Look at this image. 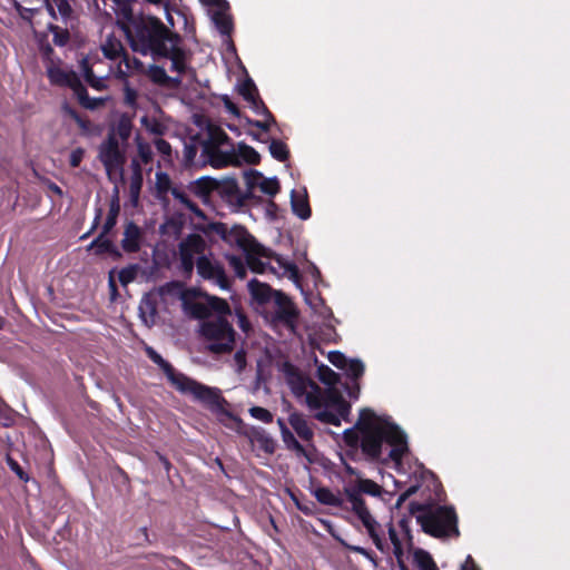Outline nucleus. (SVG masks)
<instances>
[{"label":"nucleus","instance_id":"obj_1","mask_svg":"<svg viewBox=\"0 0 570 570\" xmlns=\"http://www.w3.org/2000/svg\"><path fill=\"white\" fill-rule=\"evenodd\" d=\"M107 14L115 13L117 24L125 33L132 51L153 59L167 58L170 70L183 73L186 52L179 35L153 16L135 14L132 0H101Z\"/></svg>","mask_w":570,"mask_h":570},{"label":"nucleus","instance_id":"obj_2","mask_svg":"<svg viewBox=\"0 0 570 570\" xmlns=\"http://www.w3.org/2000/svg\"><path fill=\"white\" fill-rule=\"evenodd\" d=\"M432 490L420 500H411L406 505V513H402L397 521L400 530L410 537V523L416 519L422 531L436 539L459 537L458 514L452 505H441L445 500V491L438 478L430 476Z\"/></svg>","mask_w":570,"mask_h":570},{"label":"nucleus","instance_id":"obj_3","mask_svg":"<svg viewBox=\"0 0 570 570\" xmlns=\"http://www.w3.org/2000/svg\"><path fill=\"white\" fill-rule=\"evenodd\" d=\"M411 456L407 435L394 423V495H397L394 510L401 515L411 500H420L432 490L430 476L436 478L416 459L410 461Z\"/></svg>","mask_w":570,"mask_h":570},{"label":"nucleus","instance_id":"obj_4","mask_svg":"<svg viewBox=\"0 0 570 570\" xmlns=\"http://www.w3.org/2000/svg\"><path fill=\"white\" fill-rule=\"evenodd\" d=\"M286 381L292 392L304 396L314 417L324 424L341 425L347 420L351 405L338 391H323L314 381L302 374L294 366L285 364Z\"/></svg>","mask_w":570,"mask_h":570},{"label":"nucleus","instance_id":"obj_5","mask_svg":"<svg viewBox=\"0 0 570 570\" xmlns=\"http://www.w3.org/2000/svg\"><path fill=\"white\" fill-rule=\"evenodd\" d=\"M189 312L194 317L205 320L202 324V334L208 342V351L222 354L233 350L235 332L225 318L232 314L225 299L206 296L204 301L191 303Z\"/></svg>","mask_w":570,"mask_h":570},{"label":"nucleus","instance_id":"obj_6","mask_svg":"<svg viewBox=\"0 0 570 570\" xmlns=\"http://www.w3.org/2000/svg\"><path fill=\"white\" fill-rule=\"evenodd\" d=\"M345 443L351 448H361L368 460H380L383 444L392 445V423L389 417L376 415L370 409H363L355 425L343 432Z\"/></svg>","mask_w":570,"mask_h":570},{"label":"nucleus","instance_id":"obj_7","mask_svg":"<svg viewBox=\"0 0 570 570\" xmlns=\"http://www.w3.org/2000/svg\"><path fill=\"white\" fill-rule=\"evenodd\" d=\"M180 269L190 277L196 266L198 275L210 281L222 289L229 287L223 265L216 261L207 246L205 238L199 234H190L178 245Z\"/></svg>","mask_w":570,"mask_h":570},{"label":"nucleus","instance_id":"obj_8","mask_svg":"<svg viewBox=\"0 0 570 570\" xmlns=\"http://www.w3.org/2000/svg\"><path fill=\"white\" fill-rule=\"evenodd\" d=\"M146 353L148 357L163 370L170 384L178 392L181 394H190L196 400L207 404L219 415L220 422L226 425H229L227 420L237 425L242 423L239 419L224 409L225 400L220 397L218 390L206 386L180 372H176L171 364L164 360L153 347H147Z\"/></svg>","mask_w":570,"mask_h":570},{"label":"nucleus","instance_id":"obj_9","mask_svg":"<svg viewBox=\"0 0 570 570\" xmlns=\"http://www.w3.org/2000/svg\"><path fill=\"white\" fill-rule=\"evenodd\" d=\"M202 156L214 168H224L229 165H239L243 161L258 164L259 154L245 142L237 147L230 144L228 135L218 126L208 124L206 137L200 140Z\"/></svg>","mask_w":570,"mask_h":570},{"label":"nucleus","instance_id":"obj_10","mask_svg":"<svg viewBox=\"0 0 570 570\" xmlns=\"http://www.w3.org/2000/svg\"><path fill=\"white\" fill-rule=\"evenodd\" d=\"M258 253H248L246 264L238 256H229V266L234 269L235 274L239 278H245L247 274V267L254 273L265 274L271 272L277 276H287L289 279L296 281L298 277V269L295 264L284 259L279 255H273L267 248L258 243Z\"/></svg>","mask_w":570,"mask_h":570},{"label":"nucleus","instance_id":"obj_11","mask_svg":"<svg viewBox=\"0 0 570 570\" xmlns=\"http://www.w3.org/2000/svg\"><path fill=\"white\" fill-rule=\"evenodd\" d=\"M361 493L380 497L383 493L382 488L372 480L362 479L357 482V490H347V499L352 504L353 511L357 514L364 527L367 529L370 535L374 539L377 548H381L375 528L376 521L372 518L370 511L365 507Z\"/></svg>","mask_w":570,"mask_h":570},{"label":"nucleus","instance_id":"obj_12","mask_svg":"<svg viewBox=\"0 0 570 570\" xmlns=\"http://www.w3.org/2000/svg\"><path fill=\"white\" fill-rule=\"evenodd\" d=\"M47 10L56 23H48L57 46H65L69 40V26H72L73 10L68 0H45Z\"/></svg>","mask_w":570,"mask_h":570},{"label":"nucleus","instance_id":"obj_13","mask_svg":"<svg viewBox=\"0 0 570 570\" xmlns=\"http://www.w3.org/2000/svg\"><path fill=\"white\" fill-rule=\"evenodd\" d=\"M265 318L272 326H282L293 333L296 327L298 311L285 293L277 292L272 302V309L266 311Z\"/></svg>","mask_w":570,"mask_h":570},{"label":"nucleus","instance_id":"obj_14","mask_svg":"<svg viewBox=\"0 0 570 570\" xmlns=\"http://www.w3.org/2000/svg\"><path fill=\"white\" fill-rule=\"evenodd\" d=\"M126 145H122L118 139L112 136H107L98 148V158L102 163L107 175L110 177L112 174L122 176L124 166L126 164Z\"/></svg>","mask_w":570,"mask_h":570},{"label":"nucleus","instance_id":"obj_15","mask_svg":"<svg viewBox=\"0 0 570 570\" xmlns=\"http://www.w3.org/2000/svg\"><path fill=\"white\" fill-rule=\"evenodd\" d=\"M212 229L228 245L242 249L245 256L248 253H258L257 250L261 249L257 240L243 226L234 225L229 227L225 223H215L212 225Z\"/></svg>","mask_w":570,"mask_h":570},{"label":"nucleus","instance_id":"obj_16","mask_svg":"<svg viewBox=\"0 0 570 570\" xmlns=\"http://www.w3.org/2000/svg\"><path fill=\"white\" fill-rule=\"evenodd\" d=\"M244 180L247 193L250 194L254 188H259L262 193L271 197L279 191V184L276 177L266 178L257 170H248L244 174Z\"/></svg>","mask_w":570,"mask_h":570},{"label":"nucleus","instance_id":"obj_17","mask_svg":"<svg viewBox=\"0 0 570 570\" xmlns=\"http://www.w3.org/2000/svg\"><path fill=\"white\" fill-rule=\"evenodd\" d=\"M46 72L52 85L69 87L72 91H75L81 83V80L76 72L60 68L52 60L47 62Z\"/></svg>","mask_w":570,"mask_h":570},{"label":"nucleus","instance_id":"obj_18","mask_svg":"<svg viewBox=\"0 0 570 570\" xmlns=\"http://www.w3.org/2000/svg\"><path fill=\"white\" fill-rule=\"evenodd\" d=\"M141 239L142 232L140 227L130 222L125 227L121 247L127 253H136L140 249Z\"/></svg>","mask_w":570,"mask_h":570},{"label":"nucleus","instance_id":"obj_19","mask_svg":"<svg viewBox=\"0 0 570 570\" xmlns=\"http://www.w3.org/2000/svg\"><path fill=\"white\" fill-rule=\"evenodd\" d=\"M100 49L109 60H120L126 52L121 40L114 33H106L104 36Z\"/></svg>","mask_w":570,"mask_h":570},{"label":"nucleus","instance_id":"obj_20","mask_svg":"<svg viewBox=\"0 0 570 570\" xmlns=\"http://www.w3.org/2000/svg\"><path fill=\"white\" fill-rule=\"evenodd\" d=\"M248 291L252 298L258 304L272 303L278 291L273 289L268 284L262 283L256 278L248 282Z\"/></svg>","mask_w":570,"mask_h":570},{"label":"nucleus","instance_id":"obj_21","mask_svg":"<svg viewBox=\"0 0 570 570\" xmlns=\"http://www.w3.org/2000/svg\"><path fill=\"white\" fill-rule=\"evenodd\" d=\"M288 423L301 440L305 442L313 440L314 431L312 424L303 414L292 413L288 416Z\"/></svg>","mask_w":570,"mask_h":570},{"label":"nucleus","instance_id":"obj_22","mask_svg":"<svg viewBox=\"0 0 570 570\" xmlns=\"http://www.w3.org/2000/svg\"><path fill=\"white\" fill-rule=\"evenodd\" d=\"M139 316L142 321V323L151 327L156 324L157 318V303L156 297L151 294H146L142 296L140 303H139Z\"/></svg>","mask_w":570,"mask_h":570},{"label":"nucleus","instance_id":"obj_23","mask_svg":"<svg viewBox=\"0 0 570 570\" xmlns=\"http://www.w3.org/2000/svg\"><path fill=\"white\" fill-rule=\"evenodd\" d=\"M132 131V119L130 116L124 114L121 115L116 124L110 128L107 136H112L115 139H118L122 145L128 146V139L131 136Z\"/></svg>","mask_w":570,"mask_h":570},{"label":"nucleus","instance_id":"obj_24","mask_svg":"<svg viewBox=\"0 0 570 570\" xmlns=\"http://www.w3.org/2000/svg\"><path fill=\"white\" fill-rule=\"evenodd\" d=\"M228 10L229 7L209 8L208 10L212 17V21L219 30V32L224 36H229L233 30V21L230 14L228 13Z\"/></svg>","mask_w":570,"mask_h":570},{"label":"nucleus","instance_id":"obj_25","mask_svg":"<svg viewBox=\"0 0 570 570\" xmlns=\"http://www.w3.org/2000/svg\"><path fill=\"white\" fill-rule=\"evenodd\" d=\"M291 206L293 213L301 219H307L311 216V208L308 205L307 193L305 189L302 191L293 189L291 191Z\"/></svg>","mask_w":570,"mask_h":570},{"label":"nucleus","instance_id":"obj_26","mask_svg":"<svg viewBox=\"0 0 570 570\" xmlns=\"http://www.w3.org/2000/svg\"><path fill=\"white\" fill-rule=\"evenodd\" d=\"M145 65L135 57H129L126 52L119 60L117 73L119 78H125L130 73H144L146 72Z\"/></svg>","mask_w":570,"mask_h":570},{"label":"nucleus","instance_id":"obj_27","mask_svg":"<svg viewBox=\"0 0 570 570\" xmlns=\"http://www.w3.org/2000/svg\"><path fill=\"white\" fill-rule=\"evenodd\" d=\"M253 446L258 448L267 454L275 452L276 443L274 439L263 429H254L250 434Z\"/></svg>","mask_w":570,"mask_h":570},{"label":"nucleus","instance_id":"obj_28","mask_svg":"<svg viewBox=\"0 0 570 570\" xmlns=\"http://www.w3.org/2000/svg\"><path fill=\"white\" fill-rule=\"evenodd\" d=\"M175 185L173 184L169 175L164 171H157L155 174V189H156V197L160 202H167L168 194L171 193Z\"/></svg>","mask_w":570,"mask_h":570},{"label":"nucleus","instance_id":"obj_29","mask_svg":"<svg viewBox=\"0 0 570 570\" xmlns=\"http://www.w3.org/2000/svg\"><path fill=\"white\" fill-rule=\"evenodd\" d=\"M170 195L187 210L195 214L197 217H204V213L199 207L190 199L188 194L180 187L175 186Z\"/></svg>","mask_w":570,"mask_h":570},{"label":"nucleus","instance_id":"obj_30","mask_svg":"<svg viewBox=\"0 0 570 570\" xmlns=\"http://www.w3.org/2000/svg\"><path fill=\"white\" fill-rule=\"evenodd\" d=\"M149 78L158 83V85H179L180 80L178 78H171L166 73V70L163 67L150 65L146 71Z\"/></svg>","mask_w":570,"mask_h":570},{"label":"nucleus","instance_id":"obj_31","mask_svg":"<svg viewBox=\"0 0 570 570\" xmlns=\"http://www.w3.org/2000/svg\"><path fill=\"white\" fill-rule=\"evenodd\" d=\"M73 94L77 96L80 105L87 109L95 110L102 106L106 101L105 98H91L88 96L87 90L82 82L79 85V87L73 91Z\"/></svg>","mask_w":570,"mask_h":570},{"label":"nucleus","instance_id":"obj_32","mask_svg":"<svg viewBox=\"0 0 570 570\" xmlns=\"http://www.w3.org/2000/svg\"><path fill=\"white\" fill-rule=\"evenodd\" d=\"M132 175L129 183V193L132 199L137 200L142 186V173L140 165L134 159L131 161Z\"/></svg>","mask_w":570,"mask_h":570},{"label":"nucleus","instance_id":"obj_33","mask_svg":"<svg viewBox=\"0 0 570 570\" xmlns=\"http://www.w3.org/2000/svg\"><path fill=\"white\" fill-rule=\"evenodd\" d=\"M413 561L420 570H439L432 556L423 549H416L414 551Z\"/></svg>","mask_w":570,"mask_h":570},{"label":"nucleus","instance_id":"obj_34","mask_svg":"<svg viewBox=\"0 0 570 570\" xmlns=\"http://www.w3.org/2000/svg\"><path fill=\"white\" fill-rule=\"evenodd\" d=\"M82 72L86 81L95 89H102L106 87L105 80L107 75H96L91 67L88 66L87 60L82 61Z\"/></svg>","mask_w":570,"mask_h":570},{"label":"nucleus","instance_id":"obj_35","mask_svg":"<svg viewBox=\"0 0 570 570\" xmlns=\"http://www.w3.org/2000/svg\"><path fill=\"white\" fill-rule=\"evenodd\" d=\"M317 377L322 383L327 385V389L325 391H337L336 389H334V386L337 384L340 376L331 367L326 365L318 366Z\"/></svg>","mask_w":570,"mask_h":570},{"label":"nucleus","instance_id":"obj_36","mask_svg":"<svg viewBox=\"0 0 570 570\" xmlns=\"http://www.w3.org/2000/svg\"><path fill=\"white\" fill-rule=\"evenodd\" d=\"M106 235L107 234H102L101 232L99 236L89 244L88 249L96 248L97 254L115 253L119 255L115 245L110 239L106 238Z\"/></svg>","mask_w":570,"mask_h":570},{"label":"nucleus","instance_id":"obj_37","mask_svg":"<svg viewBox=\"0 0 570 570\" xmlns=\"http://www.w3.org/2000/svg\"><path fill=\"white\" fill-rule=\"evenodd\" d=\"M315 498L318 502L326 504V505H332V507H341L342 505V500L340 499V497H337L335 493H333L327 488L316 489Z\"/></svg>","mask_w":570,"mask_h":570},{"label":"nucleus","instance_id":"obj_38","mask_svg":"<svg viewBox=\"0 0 570 570\" xmlns=\"http://www.w3.org/2000/svg\"><path fill=\"white\" fill-rule=\"evenodd\" d=\"M282 439L288 450L295 451L298 455H306L304 446L296 440L288 428L283 429Z\"/></svg>","mask_w":570,"mask_h":570},{"label":"nucleus","instance_id":"obj_39","mask_svg":"<svg viewBox=\"0 0 570 570\" xmlns=\"http://www.w3.org/2000/svg\"><path fill=\"white\" fill-rule=\"evenodd\" d=\"M135 141H136L137 153H138L140 160L145 165L149 164L153 160V156H154L151 146L148 142L144 141L140 138V136H136Z\"/></svg>","mask_w":570,"mask_h":570},{"label":"nucleus","instance_id":"obj_40","mask_svg":"<svg viewBox=\"0 0 570 570\" xmlns=\"http://www.w3.org/2000/svg\"><path fill=\"white\" fill-rule=\"evenodd\" d=\"M343 370L348 377L355 381L363 375L364 364L360 360H347Z\"/></svg>","mask_w":570,"mask_h":570},{"label":"nucleus","instance_id":"obj_41","mask_svg":"<svg viewBox=\"0 0 570 570\" xmlns=\"http://www.w3.org/2000/svg\"><path fill=\"white\" fill-rule=\"evenodd\" d=\"M269 153L275 159L279 161H284L288 157L287 146L283 141L276 139L271 141Z\"/></svg>","mask_w":570,"mask_h":570},{"label":"nucleus","instance_id":"obj_42","mask_svg":"<svg viewBox=\"0 0 570 570\" xmlns=\"http://www.w3.org/2000/svg\"><path fill=\"white\" fill-rule=\"evenodd\" d=\"M118 214L119 206L112 203L109 213L106 217V220L102 225V234H108L116 226Z\"/></svg>","mask_w":570,"mask_h":570},{"label":"nucleus","instance_id":"obj_43","mask_svg":"<svg viewBox=\"0 0 570 570\" xmlns=\"http://www.w3.org/2000/svg\"><path fill=\"white\" fill-rule=\"evenodd\" d=\"M198 153L197 144L195 142L194 138H191L189 141L184 142V163L185 165H191L196 158V155Z\"/></svg>","mask_w":570,"mask_h":570},{"label":"nucleus","instance_id":"obj_44","mask_svg":"<svg viewBox=\"0 0 570 570\" xmlns=\"http://www.w3.org/2000/svg\"><path fill=\"white\" fill-rule=\"evenodd\" d=\"M240 94L244 97V99L248 102H250L252 100H254L255 98L258 97L257 88L250 79L246 80L243 83V86L240 88Z\"/></svg>","mask_w":570,"mask_h":570},{"label":"nucleus","instance_id":"obj_45","mask_svg":"<svg viewBox=\"0 0 570 570\" xmlns=\"http://www.w3.org/2000/svg\"><path fill=\"white\" fill-rule=\"evenodd\" d=\"M213 188V181L207 178H200L196 181V184L193 187V190L198 196L205 198L210 189Z\"/></svg>","mask_w":570,"mask_h":570},{"label":"nucleus","instance_id":"obj_46","mask_svg":"<svg viewBox=\"0 0 570 570\" xmlns=\"http://www.w3.org/2000/svg\"><path fill=\"white\" fill-rule=\"evenodd\" d=\"M250 108L257 115H263L265 118H268L271 121H275L273 115L269 112L265 104L261 100L259 97L255 98L249 102Z\"/></svg>","mask_w":570,"mask_h":570},{"label":"nucleus","instance_id":"obj_47","mask_svg":"<svg viewBox=\"0 0 570 570\" xmlns=\"http://www.w3.org/2000/svg\"><path fill=\"white\" fill-rule=\"evenodd\" d=\"M249 414L254 419L259 420L265 423H271L273 421V414L268 410L261 407V406L250 407Z\"/></svg>","mask_w":570,"mask_h":570},{"label":"nucleus","instance_id":"obj_48","mask_svg":"<svg viewBox=\"0 0 570 570\" xmlns=\"http://www.w3.org/2000/svg\"><path fill=\"white\" fill-rule=\"evenodd\" d=\"M394 558L396 559L397 566L400 570H410V568L405 564L403 560V550L401 541L399 540L396 533L394 532Z\"/></svg>","mask_w":570,"mask_h":570},{"label":"nucleus","instance_id":"obj_49","mask_svg":"<svg viewBox=\"0 0 570 570\" xmlns=\"http://www.w3.org/2000/svg\"><path fill=\"white\" fill-rule=\"evenodd\" d=\"M155 147L159 154L163 155L164 159L166 161H169L171 159V146L168 141L165 139L158 138L155 140Z\"/></svg>","mask_w":570,"mask_h":570},{"label":"nucleus","instance_id":"obj_50","mask_svg":"<svg viewBox=\"0 0 570 570\" xmlns=\"http://www.w3.org/2000/svg\"><path fill=\"white\" fill-rule=\"evenodd\" d=\"M233 367L236 373H242L246 367V354L243 350L237 351L233 357Z\"/></svg>","mask_w":570,"mask_h":570},{"label":"nucleus","instance_id":"obj_51","mask_svg":"<svg viewBox=\"0 0 570 570\" xmlns=\"http://www.w3.org/2000/svg\"><path fill=\"white\" fill-rule=\"evenodd\" d=\"M328 358L333 365H335L336 367L342 368V370L344 368V366L348 360L341 352L330 353Z\"/></svg>","mask_w":570,"mask_h":570},{"label":"nucleus","instance_id":"obj_52","mask_svg":"<svg viewBox=\"0 0 570 570\" xmlns=\"http://www.w3.org/2000/svg\"><path fill=\"white\" fill-rule=\"evenodd\" d=\"M135 276H136L135 267L124 268L119 272V281L124 285L132 282Z\"/></svg>","mask_w":570,"mask_h":570},{"label":"nucleus","instance_id":"obj_53","mask_svg":"<svg viewBox=\"0 0 570 570\" xmlns=\"http://www.w3.org/2000/svg\"><path fill=\"white\" fill-rule=\"evenodd\" d=\"M85 150L82 148H76L71 151L69 157V164L71 167H78L82 161Z\"/></svg>","mask_w":570,"mask_h":570},{"label":"nucleus","instance_id":"obj_54","mask_svg":"<svg viewBox=\"0 0 570 570\" xmlns=\"http://www.w3.org/2000/svg\"><path fill=\"white\" fill-rule=\"evenodd\" d=\"M8 465L10 466V469L18 475V478L22 481H28V476L27 474L24 473V471L22 470V468L19 465V463L17 461H14L13 459L11 458H8Z\"/></svg>","mask_w":570,"mask_h":570},{"label":"nucleus","instance_id":"obj_55","mask_svg":"<svg viewBox=\"0 0 570 570\" xmlns=\"http://www.w3.org/2000/svg\"><path fill=\"white\" fill-rule=\"evenodd\" d=\"M236 317H237V325L238 327L247 333L250 330V323L245 314H243L240 311H236Z\"/></svg>","mask_w":570,"mask_h":570},{"label":"nucleus","instance_id":"obj_56","mask_svg":"<svg viewBox=\"0 0 570 570\" xmlns=\"http://www.w3.org/2000/svg\"><path fill=\"white\" fill-rule=\"evenodd\" d=\"M136 98H137V92L129 88V87H126L125 88V104L130 106V107H134L135 102H136Z\"/></svg>","mask_w":570,"mask_h":570},{"label":"nucleus","instance_id":"obj_57","mask_svg":"<svg viewBox=\"0 0 570 570\" xmlns=\"http://www.w3.org/2000/svg\"><path fill=\"white\" fill-rule=\"evenodd\" d=\"M273 122L274 121H271L268 118H266L265 120H249V124L252 126L259 128L264 131H267Z\"/></svg>","mask_w":570,"mask_h":570},{"label":"nucleus","instance_id":"obj_58","mask_svg":"<svg viewBox=\"0 0 570 570\" xmlns=\"http://www.w3.org/2000/svg\"><path fill=\"white\" fill-rule=\"evenodd\" d=\"M461 570H481L471 556H468Z\"/></svg>","mask_w":570,"mask_h":570},{"label":"nucleus","instance_id":"obj_59","mask_svg":"<svg viewBox=\"0 0 570 570\" xmlns=\"http://www.w3.org/2000/svg\"><path fill=\"white\" fill-rule=\"evenodd\" d=\"M204 2H206L209 8H228V2L226 0H204Z\"/></svg>","mask_w":570,"mask_h":570},{"label":"nucleus","instance_id":"obj_60","mask_svg":"<svg viewBox=\"0 0 570 570\" xmlns=\"http://www.w3.org/2000/svg\"><path fill=\"white\" fill-rule=\"evenodd\" d=\"M48 189L57 196H62V189L55 183H49Z\"/></svg>","mask_w":570,"mask_h":570},{"label":"nucleus","instance_id":"obj_61","mask_svg":"<svg viewBox=\"0 0 570 570\" xmlns=\"http://www.w3.org/2000/svg\"><path fill=\"white\" fill-rule=\"evenodd\" d=\"M146 1L149 2V3L156 4V6L164 7L166 12H168L169 0H146Z\"/></svg>","mask_w":570,"mask_h":570},{"label":"nucleus","instance_id":"obj_62","mask_svg":"<svg viewBox=\"0 0 570 570\" xmlns=\"http://www.w3.org/2000/svg\"><path fill=\"white\" fill-rule=\"evenodd\" d=\"M348 396L350 397H353V399H357L358 396V393H360V387L357 384H354V386L350 387L348 391Z\"/></svg>","mask_w":570,"mask_h":570},{"label":"nucleus","instance_id":"obj_63","mask_svg":"<svg viewBox=\"0 0 570 570\" xmlns=\"http://www.w3.org/2000/svg\"><path fill=\"white\" fill-rule=\"evenodd\" d=\"M351 550L355 551V552H358V553H362L364 556H368L367 551L362 548V547H357V546H350L348 547Z\"/></svg>","mask_w":570,"mask_h":570},{"label":"nucleus","instance_id":"obj_64","mask_svg":"<svg viewBox=\"0 0 570 570\" xmlns=\"http://www.w3.org/2000/svg\"><path fill=\"white\" fill-rule=\"evenodd\" d=\"M70 116L81 126V127H85V124L83 121L80 119V117L78 116V114L73 110H70Z\"/></svg>","mask_w":570,"mask_h":570}]
</instances>
